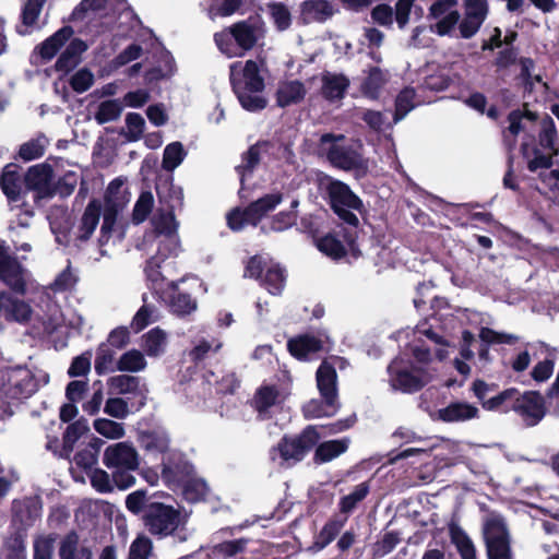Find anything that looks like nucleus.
I'll list each match as a JSON object with an SVG mask.
<instances>
[{
  "label": "nucleus",
  "mask_w": 559,
  "mask_h": 559,
  "mask_svg": "<svg viewBox=\"0 0 559 559\" xmlns=\"http://www.w3.org/2000/svg\"><path fill=\"white\" fill-rule=\"evenodd\" d=\"M251 539L240 537L227 539L209 546L206 559H246Z\"/></svg>",
  "instance_id": "a211bd4d"
},
{
  "label": "nucleus",
  "mask_w": 559,
  "mask_h": 559,
  "mask_svg": "<svg viewBox=\"0 0 559 559\" xmlns=\"http://www.w3.org/2000/svg\"><path fill=\"white\" fill-rule=\"evenodd\" d=\"M316 247L326 257L333 260H341L346 257L347 249L344 243L332 233H328L324 236L317 237L312 234Z\"/></svg>",
  "instance_id": "a19ab883"
},
{
  "label": "nucleus",
  "mask_w": 559,
  "mask_h": 559,
  "mask_svg": "<svg viewBox=\"0 0 559 559\" xmlns=\"http://www.w3.org/2000/svg\"><path fill=\"white\" fill-rule=\"evenodd\" d=\"M328 401L329 397H322V400L312 399L307 402L301 408L304 417L306 419H314L334 416L340 409V402L332 400L329 403Z\"/></svg>",
  "instance_id": "58836bf2"
},
{
  "label": "nucleus",
  "mask_w": 559,
  "mask_h": 559,
  "mask_svg": "<svg viewBox=\"0 0 559 559\" xmlns=\"http://www.w3.org/2000/svg\"><path fill=\"white\" fill-rule=\"evenodd\" d=\"M129 201L130 192L127 190L123 180L119 178L112 180L105 194V210L98 238L100 248L108 243L117 216L127 206Z\"/></svg>",
  "instance_id": "6e6552de"
},
{
  "label": "nucleus",
  "mask_w": 559,
  "mask_h": 559,
  "mask_svg": "<svg viewBox=\"0 0 559 559\" xmlns=\"http://www.w3.org/2000/svg\"><path fill=\"white\" fill-rule=\"evenodd\" d=\"M156 492L147 495L142 489V520L152 535L166 537L173 535L181 524V513L173 506L159 501H150Z\"/></svg>",
  "instance_id": "20e7f679"
},
{
  "label": "nucleus",
  "mask_w": 559,
  "mask_h": 559,
  "mask_svg": "<svg viewBox=\"0 0 559 559\" xmlns=\"http://www.w3.org/2000/svg\"><path fill=\"white\" fill-rule=\"evenodd\" d=\"M100 214L102 203L99 200L94 199L86 205L82 216L70 231H61L56 223L51 221L50 228L56 235V241L64 246L73 242L74 246L81 247L94 234L99 224Z\"/></svg>",
  "instance_id": "0eeeda50"
},
{
  "label": "nucleus",
  "mask_w": 559,
  "mask_h": 559,
  "mask_svg": "<svg viewBox=\"0 0 559 559\" xmlns=\"http://www.w3.org/2000/svg\"><path fill=\"white\" fill-rule=\"evenodd\" d=\"M343 134H334V133H323L320 136V145H324L326 143H331V146L326 151V158L331 163L332 166L345 170L350 171L355 170L360 175H366L367 173V164L364 160L362 156L356 151L336 145L335 143L344 140Z\"/></svg>",
  "instance_id": "1a4fd4ad"
},
{
  "label": "nucleus",
  "mask_w": 559,
  "mask_h": 559,
  "mask_svg": "<svg viewBox=\"0 0 559 559\" xmlns=\"http://www.w3.org/2000/svg\"><path fill=\"white\" fill-rule=\"evenodd\" d=\"M478 416V408L467 402H452L438 411V418L444 423L466 421Z\"/></svg>",
  "instance_id": "cd10ccee"
},
{
  "label": "nucleus",
  "mask_w": 559,
  "mask_h": 559,
  "mask_svg": "<svg viewBox=\"0 0 559 559\" xmlns=\"http://www.w3.org/2000/svg\"><path fill=\"white\" fill-rule=\"evenodd\" d=\"M401 534L397 531L385 532L381 539L373 545V557L382 558L386 556L401 543Z\"/></svg>",
  "instance_id": "680f3d73"
},
{
  "label": "nucleus",
  "mask_w": 559,
  "mask_h": 559,
  "mask_svg": "<svg viewBox=\"0 0 559 559\" xmlns=\"http://www.w3.org/2000/svg\"><path fill=\"white\" fill-rule=\"evenodd\" d=\"M49 141L45 135H38L27 141L20 147V157L26 162L39 158L44 155Z\"/></svg>",
  "instance_id": "6e6d98bb"
},
{
  "label": "nucleus",
  "mask_w": 559,
  "mask_h": 559,
  "mask_svg": "<svg viewBox=\"0 0 559 559\" xmlns=\"http://www.w3.org/2000/svg\"><path fill=\"white\" fill-rule=\"evenodd\" d=\"M346 520V518L343 520L337 518L330 519L316 536L314 547L321 550L330 545L342 531Z\"/></svg>",
  "instance_id": "de8ad7c7"
},
{
  "label": "nucleus",
  "mask_w": 559,
  "mask_h": 559,
  "mask_svg": "<svg viewBox=\"0 0 559 559\" xmlns=\"http://www.w3.org/2000/svg\"><path fill=\"white\" fill-rule=\"evenodd\" d=\"M349 86V80L344 74L326 73L322 76V96L330 102L342 99Z\"/></svg>",
  "instance_id": "4c0bfd02"
},
{
  "label": "nucleus",
  "mask_w": 559,
  "mask_h": 559,
  "mask_svg": "<svg viewBox=\"0 0 559 559\" xmlns=\"http://www.w3.org/2000/svg\"><path fill=\"white\" fill-rule=\"evenodd\" d=\"M286 270L280 263L266 267L262 278L258 282L269 294L281 296L286 286Z\"/></svg>",
  "instance_id": "2f4dec72"
},
{
  "label": "nucleus",
  "mask_w": 559,
  "mask_h": 559,
  "mask_svg": "<svg viewBox=\"0 0 559 559\" xmlns=\"http://www.w3.org/2000/svg\"><path fill=\"white\" fill-rule=\"evenodd\" d=\"M103 461L108 468L136 469L138 453L130 443L118 442L107 447Z\"/></svg>",
  "instance_id": "2eb2a0df"
},
{
  "label": "nucleus",
  "mask_w": 559,
  "mask_h": 559,
  "mask_svg": "<svg viewBox=\"0 0 559 559\" xmlns=\"http://www.w3.org/2000/svg\"><path fill=\"white\" fill-rule=\"evenodd\" d=\"M170 308V311L180 318L191 314L198 308L197 298L192 297L191 294L179 289L178 284L176 287L169 288V293L166 301Z\"/></svg>",
  "instance_id": "bb28decb"
},
{
  "label": "nucleus",
  "mask_w": 559,
  "mask_h": 559,
  "mask_svg": "<svg viewBox=\"0 0 559 559\" xmlns=\"http://www.w3.org/2000/svg\"><path fill=\"white\" fill-rule=\"evenodd\" d=\"M63 323V314L60 307L48 299L46 301V311L44 316H34V322L32 323V334L34 336H40L45 334H52Z\"/></svg>",
  "instance_id": "6ab92c4d"
},
{
  "label": "nucleus",
  "mask_w": 559,
  "mask_h": 559,
  "mask_svg": "<svg viewBox=\"0 0 559 559\" xmlns=\"http://www.w3.org/2000/svg\"><path fill=\"white\" fill-rule=\"evenodd\" d=\"M168 334L159 326L152 328L142 334V371L146 367L144 357L159 358L166 354L168 347Z\"/></svg>",
  "instance_id": "aec40b11"
},
{
  "label": "nucleus",
  "mask_w": 559,
  "mask_h": 559,
  "mask_svg": "<svg viewBox=\"0 0 559 559\" xmlns=\"http://www.w3.org/2000/svg\"><path fill=\"white\" fill-rule=\"evenodd\" d=\"M73 35L71 26H63L57 31L53 35L44 40L38 45L35 51L45 61L51 60L59 49L68 41Z\"/></svg>",
  "instance_id": "473e14b6"
},
{
  "label": "nucleus",
  "mask_w": 559,
  "mask_h": 559,
  "mask_svg": "<svg viewBox=\"0 0 559 559\" xmlns=\"http://www.w3.org/2000/svg\"><path fill=\"white\" fill-rule=\"evenodd\" d=\"M123 110V105L119 99H109L102 102L94 115L98 124H105L117 120Z\"/></svg>",
  "instance_id": "3c124183"
},
{
  "label": "nucleus",
  "mask_w": 559,
  "mask_h": 559,
  "mask_svg": "<svg viewBox=\"0 0 559 559\" xmlns=\"http://www.w3.org/2000/svg\"><path fill=\"white\" fill-rule=\"evenodd\" d=\"M116 349L107 343L98 346L95 357V371L98 374L115 370Z\"/></svg>",
  "instance_id": "603ef678"
},
{
  "label": "nucleus",
  "mask_w": 559,
  "mask_h": 559,
  "mask_svg": "<svg viewBox=\"0 0 559 559\" xmlns=\"http://www.w3.org/2000/svg\"><path fill=\"white\" fill-rule=\"evenodd\" d=\"M160 265L156 258H151L145 265L146 286L152 296L162 304L166 301L169 288L176 287V282H168L160 272Z\"/></svg>",
  "instance_id": "f3484780"
},
{
  "label": "nucleus",
  "mask_w": 559,
  "mask_h": 559,
  "mask_svg": "<svg viewBox=\"0 0 559 559\" xmlns=\"http://www.w3.org/2000/svg\"><path fill=\"white\" fill-rule=\"evenodd\" d=\"M146 40H151L148 55H151L153 66L143 74L146 88H142V106L151 99V92L154 86L162 80L170 79L177 71L171 52L165 48L151 28L142 24V43Z\"/></svg>",
  "instance_id": "7ed1b4c3"
},
{
  "label": "nucleus",
  "mask_w": 559,
  "mask_h": 559,
  "mask_svg": "<svg viewBox=\"0 0 559 559\" xmlns=\"http://www.w3.org/2000/svg\"><path fill=\"white\" fill-rule=\"evenodd\" d=\"M28 272L13 257H10L0 267V280L14 293L24 295L28 280Z\"/></svg>",
  "instance_id": "412c9836"
},
{
  "label": "nucleus",
  "mask_w": 559,
  "mask_h": 559,
  "mask_svg": "<svg viewBox=\"0 0 559 559\" xmlns=\"http://www.w3.org/2000/svg\"><path fill=\"white\" fill-rule=\"evenodd\" d=\"M3 318L7 321L27 324L31 328L34 322V314L31 306L26 301L13 297L11 294L3 312Z\"/></svg>",
  "instance_id": "72a5a7b5"
},
{
  "label": "nucleus",
  "mask_w": 559,
  "mask_h": 559,
  "mask_svg": "<svg viewBox=\"0 0 559 559\" xmlns=\"http://www.w3.org/2000/svg\"><path fill=\"white\" fill-rule=\"evenodd\" d=\"M323 348L322 341L310 334H301L287 341L288 353L298 360H306L310 354Z\"/></svg>",
  "instance_id": "a878e982"
},
{
  "label": "nucleus",
  "mask_w": 559,
  "mask_h": 559,
  "mask_svg": "<svg viewBox=\"0 0 559 559\" xmlns=\"http://www.w3.org/2000/svg\"><path fill=\"white\" fill-rule=\"evenodd\" d=\"M0 186L3 193L12 201H15L21 191L20 176L16 171V165L9 164L4 167L0 177Z\"/></svg>",
  "instance_id": "c03bdc74"
},
{
  "label": "nucleus",
  "mask_w": 559,
  "mask_h": 559,
  "mask_svg": "<svg viewBox=\"0 0 559 559\" xmlns=\"http://www.w3.org/2000/svg\"><path fill=\"white\" fill-rule=\"evenodd\" d=\"M306 93V87L301 81H288L277 88L275 94L276 105L281 108H286L298 104L304 100Z\"/></svg>",
  "instance_id": "f704fd0d"
},
{
  "label": "nucleus",
  "mask_w": 559,
  "mask_h": 559,
  "mask_svg": "<svg viewBox=\"0 0 559 559\" xmlns=\"http://www.w3.org/2000/svg\"><path fill=\"white\" fill-rule=\"evenodd\" d=\"M450 537L462 559H476L475 546L468 535L460 526H450Z\"/></svg>",
  "instance_id": "a18cd8bd"
},
{
  "label": "nucleus",
  "mask_w": 559,
  "mask_h": 559,
  "mask_svg": "<svg viewBox=\"0 0 559 559\" xmlns=\"http://www.w3.org/2000/svg\"><path fill=\"white\" fill-rule=\"evenodd\" d=\"M86 49L87 45L82 39L74 38L70 40L56 62L57 71L69 72L74 69L81 60V55Z\"/></svg>",
  "instance_id": "e433bc0d"
},
{
  "label": "nucleus",
  "mask_w": 559,
  "mask_h": 559,
  "mask_svg": "<svg viewBox=\"0 0 559 559\" xmlns=\"http://www.w3.org/2000/svg\"><path fill=\"white\" fill-rule=\"evenodd\" d=\"M320 439L318 426L308 425L298 435H284L271 449V454L278 453L283 462L294 465L301 462Z\"/></svg>",
  "instance_id": "423d86ee"
},
{
  "label": "nucleus",
  "mask_w": 559,
  "mask_h": 559,
  "mask_svg": "<svg viewBox=\"0 0 559 559\" xmlns=\"http://www.w3.org/2000/svg\"><path fill=\"white\" fill-rule=\"evenodd\" d=\"M263 21L259 14L235 22L230 25L231 36L241 50L249 51L258 43L262 35Z\"/></svg>",
  "instance_id": "f8f14e48"
},
{
  "label": "nucleus",
  "mask_w": 559,
  "mask_h": 559,
  "mask_svg": "<svg viewBox=\"0 0 559 559\" xmlns=\"http://www.w3.org/2000/svg\"><path fill=\"white\" fill-rule=\"evenodd\" d=\"M416 91L414 87H404L395 98L394 120L399 121L415 107Z\"/></svg>",
  "instance_id": "864d4df0"
},
{
  "label": "nucleus",
  "mask_w": 559,
  "mask_h": 559,
  "mask_svg": "<svg viewBox=\"0 0 559 559\" xmlns=\"http://www.w3.org/2000/svg\"><path fill=\"white\" fill-rule=\"evenodd\" d=\"M90 427L86 419H79L68 426L63 435V449L66 452H71L75 442L88 431Z\"/></svg>",
  "instance_id": "052dcab7"
},
{
  "label": "nucleus",
  "mask_w": 559,
  "mask_h": 559,
  "mask_svg": "<svg viewBox=\"0 0 559 559\" xmlns=\"http://www.w3.org/2000/svg\"><path fill=\"white\" fill-rule=\"evenodd\" d=\"M366 76L360 83V92L369 99L376 100L380 97L382 88L389 82L390 73L378 66H371L364 70Z\"/></svg>",
  "instance_id": "5701e85b"
},
{
  "label": "nucleus",
  "mask_w": 559,
  "mask_h": 559,
  "mask_svg": "<svg viewBox=\"0 0 559 559\" xmlns=\"http://www.w3.org/2000/svg\"><path fill=\"white\" fill-rule=\"evenodd\" d=\"M272 147V142L269 140H260L249 146V148L241 154L242 164L235 167V170L240 175V181L243 185L245 174L252 173L260 164V155L262 152H267Z\"/></svg>",
  "instance_id": "7c9ffc66"
},
{
  "label": "nucleus",
  "mask_w": 559,
  "mask_h": 559,
  "mask_svg": "<svg viewBox=\"0 0 559 559\" xmlns=\"http://www.w3.org/2000/svg\"><path fill=\"white\" fill-rule=\"evenodd\" d=\"M179 487L182 489L183 499L190 503L204 500L209 491L206 483L193 476L185 480Z\"/></svg>",
  "instance_id": "09e8293b"
},
{
  "label": "nucleus",
  "mask_w": 559,
  "mask_h": 559,
  "mask_svg": "<svg viewBox=\"0 0 559 559\" xmlns=\"http://www.w3.org/2000/svg\"><path fill=\"white\" fill-rule=\"evenodd\" d=\"M283 201V193H267L255 201L250 202L246 207L239 206L230 210L226 215V222L229 229L240 231L247 225L257 227L263 217L275 210Z\"/></svg>",
  "instance_id": "39448f33"
},
{
  "label": "nucleus",
  "mask_w": 559,
  "mask_h": 559,
  "mask_svg": "<svg viewBox=\"0 0 559 559\" xmlns=\"http://www.w3.org/2000/svg\"><path fill=\"white\" fill-rule=\"evenodd\" d=\"M485 538L488 559H511L509 532L501 519L487 522Z\"/></svg>",
  "instance_id": "9b49d317"
},
{
  "label": "nucleus",
  "mask_w": 559,
  "mask_h": 559,
  "mask_svg": "<svg viewBox=\"0 0 559 559\" xmlns=\"http://www.w3.org/2000/svg\"><path fill=\"white\" fill-rule=\"evenodd\" d=\"M326 200L330 209L336 215L342 226V237L354 258L361 255L357 238L360 226V215L367 214L362 200L350 189V187L332 177L328 178L325 186Z\"/></svg>",
  "instance_id": "f257e3e1"
},
{
  "label": "nucleus",
  "mask_w": 559,
  "mask_h": 559,
  "mask_svg": "<svg viewBox=\"0 0 559 559\" xmlns=\"http://www.w3.org/2000/svg\"><path fill=\"white\" fill-rule=\"evenodd\" d=\"M513 412L518 414L526 427L537 426L547 414L545 397L539 391H519Z\"/></svg>",
  "instance_id": "9d476101"
},
{
  "label": "nucleus",
  "mask_w": 559,
  "mask_h": 559,
  "mask_svg": "<svg viewBox=\"0 0 559 559\" xmlns=\"http://www.w3.org/2000/svg\"><path fill=\"white\" fill-rule=\"evenodd\" d=\"M25 181L27 187L36 190L41 198L53 194L51 186L52 168L47 164L32 166L25 176Z\"/></svg>",
  "instance_id": "4be33fe9"
},
{
  "label": "nucleus",
  "mask_w": 559,
  "mask_h": 559,
  "mask_svg": "<svg viewBox=\"0 0 559 559\" xmlns=\"http://www.w3.org/2000/svg\"><path fill=\"white\" fill-rule=\"evenodd\" d=\"M267 9L277 31L283 32L290 27L292 15L286 4L271 2L267 4Z\"/></svg>",
  "instance_id": "bf43d9fd"
},
{
  "label": "nucleus",
  "mask_w": 559,
  "mask_h": 559,
  "mask_svg": "<svg viewBox=\"0 0 559 559\" xmlns=\"http://www.w3.org/2000/svg\"><path fill=\"white\" fill-rule=\"evenodd\" d=\"M402 359L395 358L388 366V373L390 376L391 385L395 390L404 393H415L425 386V382L420 377L415 376L413 372L405 368H401Z\"/></svg>",
  "instance_id": "dca6fc26"
},
{
  "label": "nucleus",
  "mask_w": 559,
  "mask_h": 559,
  "mask_svg": "<svg viewBox=\"0 0 559 559\" xmlns=\"http://www.w3.org/2000/svg\"><path fill=\"white\" fill-rule=\"evenodd\" d=\"M519 390L516 388H509L497 395L489 397L484 403V408L491 412L509 413L513 411L515 399L519 397Z\"/></svg>",
  "instance_id": "37998d69"
},
{
  "label": "nucleus",
  "mask_w": 559,
  "mask_h": 559,
  "mask_svg": "<svg viewBox=\"0 0 559 559\" xmlns=\"http://www.w3.org/2000/svg\"><path fill=\"white\" fill-rule=\"evenodd\" d=\"M278 397V391L273 385L261 386L255 394V408L259 412H265L275 405Z\"/></svg>",
  "instance_id": "0e129e2a"
},
{
  "label": "nucleus",
  "mask_w": 559,
  "mask_h": 559,
  "mask_svg": "<svg viewBox=\"0 0 559 559\" xmlns=\"http://www.w3.org/2000/svg\"><path fill=\"white\" fill-rule=\"evenodd\" d=\"M369 489L367 483L358 484L350 493L341 498L340 511L345 514L350 513L368 496Z\"/></svg>",
  "instance_id": "5fc2aeb1"
},
{
  "label": "nucleus",
  "mask_w": 559,
  "mask_h": 559,
  "mask_svg": "<svg viewBox=\"0 0 559 559\" xmlns=\"http://www.w3.org/2000/svg\"><path fill=\"white\" fill-rule=\"evenodd\" d=\"M36 391V383L27 369L13 370L8 380V394L12 399H26Z\"/></svg>",
  "instance_id": "393cba45"
},
{
  "label": "nucleus",
  "mask_w": 559,
  "mask_h": 559,
  "mask_svg": "<svg viewBox=\"0 0 559 559\" xmlns=\"http://www.w3.org/2000/svg\"><path fill=\"white\" fill-rule=\"evenodd\" d=\"M158 466H162V478L168 487H179L185 480L193 476L194 467L182 455H171L168 462L165 457L160 460Z\"/></svg>",
  "instance_id": "4468645a"
},
{
  "label": "nucleus",
  "mask_w": 559,
  "mask_h": 559,
  "mask_svg": "<svg viewBox=\"0 0 559 559\" xmlns=\"http://www.w3.org/2000/svg\"><path fill=\"white\" fill-rule=\"evenodd\" d=\"M46 0H27L22 10V25L17 26V33L26 35L29 33V28L37 24L38 16Z\"/></svg>",
  "instance_id": "49530a36"
},
{
  "label": "nucleus",
  "mask_w": 559,
  "mask_h": 559,
  "mask_svg": "<svg viewBox=\"0 0 559 559\" xmlns=\"http://www.w3.org/2000/svg\"><path fill=\"white\" fill-rule=\"evenodd\" d=\"M151 224L156 236H171L176 234L178 224L174 207L167 204V209H158L157 213L151 217Z\"/></svg>",
  "instance_id": "ea45409f"
},
{
  "label": "nucleus",
  "mask_w": 559,
  "mask_h": 559,
  "mask_svg": "<svg viewBox=\"0 0 559 559\" xmlns=\"http://www.w3.org/2000/svg\"><path fill=\"white\" fill-rule=\"evenodd\" d=\"M229 82L243 109L255 112L267 106L266 98L259 95L265 88V81L255 60L233 62L229 66Z\"/></svg>",
  "instance_id": "f03ea898"
},
{
  "label": "nucleus",
  "mask_w": 559,
  "mask_h": 559,
  "mask_svg": "<svg viewBox=\"0 0 559 559\" xmlns=\"http://www.w3.org/2000/svg\"><path fill=\"white\" fill-rule=\"evenodd\" d=\"M453 83V79L448 73H444L442 71L435 72L430 75H427L424 79L423 86L426 90L432 91V92H442L448 90L451 84Z\"/></svg>",
  "instance_id": "338daca9"
},
{
  "label": "nucleus",
  "mask_w": 559,
  "mask_h": 559,
  "mask_svg": "<svg viewBox=\"0 0 559 559\" xmlns=\"http://www.w3.org/2000/svg\"><path fill=\"white\" fill-rule=\"evenodd\" d=\"M14 519L27 527L40 516V508L34 501H15L13 503Z\"/></svg>",
  "instance_id": "8fccbe9b"
},
{
  "label": "nucleus",
  "mask_w": 559,
  "mask_h": 559,
  "mask_svg": "<svg viewBox=\"0 0 559 559\" xmlns=\"http://www.w3.org/2000/svg\"><path fill=\"white\" fill-rule=\"evenodd\" d=\"M214 41L222 53L226 55L229 58L237 56V45L234 40V36H231L230 26L224 28L221 32L215 33Z\"/></svg>",
  "instance_id": "69168bd1"
},
{
  "label": "nucleus",
  "mask_w": 559,
  "mask_h": 559,
  "mask_svg": "<svg viewBox=\"0 0 559 559\" xmlns=\"http://www.w3.org/2000/svg\"><path fill=\"white\" fill-rule=\"evenodd\" d=\"M558 132L554 119L546 115L540 121V130L538 132V146L545 151L551 152L552 155L559 154L557 146Z\"/></svg>",
  "instance_id": "79ce46f5"
},
{
  "label": "nucleus",
  "mask_w": 559,
  "mask_h": 559,
  "mask_svg": "<svg viewBox=\"0 0 559 559\" xmlns=\"http://www.w3.org/2000/svg\"><path fill=\"white\" fill-rule=\"evenodd\" d=\"M316 380L321 397H329V403L332 400L338 401L337 373L335 367L326 359L318 367Z\"/></svg>",
  "instance_id": "b1692460"
},
{
  "label": "nucleus",
  "mask_w": 559,
  "mask_h": 559,
  "mask_svg": "<svg viewBox=\"0 0 559 559\" xmlns=\"http://www.w3.org/2000/svg\"><path fill=\"white\" fill-rule=\"evenodd\" d=\"M334 14L333 5L328 0H306L301 3L300 16L304 23L325 22Z\"/></svg>",
  "instance_id": "c756f323"
},
{
  "label": "nucleus",
  "mask_w": 559,
  "mask_h": 559,
  "mask_svg": "<svg viewBox=\"0 0 559 559\" xmlns=\"http://www.w3.org/2000/svg\"><path fill=\"white\" fill-rule=\"evenodd\" d=\"M479 338L483 343L490 344H509L513 345L519 341L514 334L497 332L490 328L484 326L479 331Z\"/></svg>",
  "instance_id": "e2e57ef3"
},
{
  "label": "nucleus",
  "mask_w": 559,
  "mask_h": 559,
  "mask_svg": "<svg viewBox=\"0 0 559 559\" xmlns=\"http://www.w3.org/2000/svg\"><path fill=\"white\" fill-rule=\"evenodd\" d=\"M187 153L181 142H173L168 144L163 154V168L166 170H174L185 159Z\"/></svg>",
  "instance_id": "4d7b16f0"
},
{
  "label": "nucleus",
  "mask_w": 559,
  "mask_h": 559,
  "mask_svg": "<svg viewBox=\"0 0 559 559\" xmlns=\"http://www.w3.org/2000/svg\"><path fill=\"white\" fill-rule=\"evenodd\" d=\"M60 559H93L91 549L82 544L79 536L71 532L66 535L59 547Z\"/></svg>",
  "instance_id": "c9c22d12"
},
{
  "label": "nucleus",
  "mask_w": 559,
  "mask_h": 559,
  "mask_svg": "<svg viewBox=\"0 0 559 559\" xmlns=\"http://www.w3.org/2000/svg\"><path fill=\"white\" fill-rule=\"evenodd\" d=\"M142 464H148L150 461H159L164 459L169 449V437L166 430L159 426L151 430H142Z\"/></svg>",
  "instance_id": "ddd939ff"
},
{
  "label": "nucleus",
  "mask_w": 559,
  "mask_h": 559,
  "mask_svg": "<svg viewBox=\"0 0 559 559\" xmlns=\"http://www.w3.org/2000/svg\"><path fill=\"white\" fill-rule=\"evenodd\" d=\"M55 538L51 536H38L34 542V559H52Z\"/></svg>",
  "instance_id": "774afa93"
},
{
  "label": "nucleus",
  "mask_w": 559,
  "mask_h": 559,
  "mask_svg": "<svg viewBox=\"0 0 559 559\" xmlns=\"http://www.w3.org/2000/svg\"><path fill=\"white\" fill-rule=\"evenodd\" d=\"M93 427L97 433L111 440L120 439L126 435L122 424L108 418L95 419Z\"/></svg>",
  "instance_id": "13d9d810"
},
{
  "label": "nucleus",
  "mask_w": 559,
  "mask_h": 559,
  "mask_svg": "<svg viewBox=\"0 0 559 559\" xmlns=\"http://www.w3.org/2000/svg\"><path fill=\"white\" fill-rule=\"evenodd\" d=\"M349 443L350 439L348 437L329 440L321 443L318 442L312 459L313 463L321 465L331 462L332 460L345 453L349 447Z\"/></svg>",
  "instance_id": "c85d7f7f"
}]
</instances>
